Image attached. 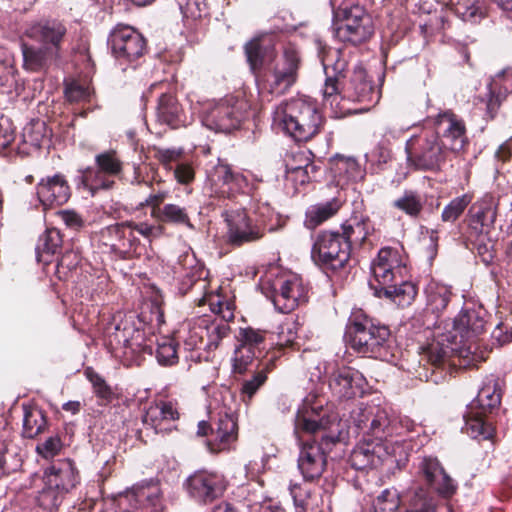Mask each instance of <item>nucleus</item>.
<instances>
[{
	"mask_svg": "<svg viewBox=\"0 0 512 512\" xmlns=\"http://www.w3.org/2000/svg\"><path fill=\"white\" fill-rule=\"evenodd\" d=\"M332 171L340 179L355 180L360 174L358 162L351 157L338 156L332 162Z\"/></svg>",
	"mask_w": 512,
	"mask_h": 512,
	"instance_id": "52",
	"label": "nucleus"
},
{
	"mask_svg": "<svg viewBox=\"0 0 512 512\" xmlns=\"http://www.w3.org/2000/svg\"><path fill=\"white\" fill-rule=\"evenodd\" d=\"M36 195L43 207L65 204L71 197V188L62 173L42 178L36 185Z\"/></svg>",
	"mask_w": 512,
	"mask_h": 512,
	"instance_id": "29",
	"label": "nucleus"
},
{
	"mask_svg": "<svg viewBox=\"0 0 512 512\" xmlns=\"http://www.w3.org/2000/svg\"><path fill=\"white\" fill-rule=\"evenodd\" d=\"M178 418L179 413L171 402L159 401L151 404L142 418L145 436L150 437L149 431L155 435L170 433L173 430V421Z\"/></svg>",
	"mask_w": 512,
	"mask_h": 512,
	"instance_id": "28",
	"label": "nucleus"
},
{
	"mask_svg": "<svg viewBox=\"0 0 512 512\" xmlns=\"http://www.w3.org/2000/svg\"><path fill=\"white\" fill-rule=\"evenodd\" d=\"M78 265V256L68 251L57 259L55 274L59 280H65L68 274Z\"/></svg>",
	"mask_w": 512,
	"mask_h": 512,
	"instance_id": "64",
	"label": "nucleus"
},
{
	"mask_svg": "<svg viewBox=\"0 0 512 512\" xmlns=\"http://www.w3.org/2000/svg\"><path fill=\"white\" fill-rule=\"evenodd\" d=\"M189 268L184 269L183 275L178 279L177 290L178 294L182 297L187 295L194 287L199 286L200 290L207 288V278L209 271L205 269L204 265L196 262Z\"/></svg>",
	"mask_w": 512,
	"mask_h": 512,
	"instance_id": "42",
	"label": "nucleus"
},
{
	"mask_svg": "<svg viewBox=\"0 0 512 512\" xmlns=\"http://www.w3.org/2000/svg\"><path fill=\"white\" fill-rule=\"evenodd\" d=\"M50 131L44 121L37 119L30 121L22 131V141L34 149H40L44 143L49 142Z\"/></svg>",
	"mask_w": 512,
	"mask_h": 512,
	"instance_id": "45",
	"label": "nucleus"
},
{
	"mask_svg": "<svg viewBox=\"0 0 512 512\" xmlns=\"http://www.w3.org/2000/svg\"><path fill=\"white\" fill-rule=\"evenodd\" d=\"M352 250L339 229L321 230L315 237L311 258L326 272L343 270L351 257Z\"/></svg>",
	"mask_w": 512,
	"mask_h": 512,
	"instance_id": "10",
	"label": "nucleus"
},
{
	"mask_svg": "<svg viewBox=\"0 0 512 512\" xmlns=\"http://www.w3.org/2000/svg\"><path fill=\"white\" fill-rule=\"evenodd\" d=\"M486 318L487 312L482 308L461 310L453 319L452 330L447 337V340L455 343V347L439 341L430 343L424 349L422 360L426 361V364L420 376H424L427 382L434 384L444 382L456 366L451 359L453 353L462 348L471 350V344L486 331Z\"/></svg>",
	"mask_w": 512,
	"mask_h": 512,
	"instance_id": "1",
	"label": "nucleus"
},
{
	"mask_svg": "<svg viewBox=\"0 0 512 512\" xmlns=\"http://www.w3.org/2000/svg\"><path fill=\"white\" fill-rule=\"evenodd\" d=\"M205 330V335L208 337V340L204 348L208 351L216 350L221 341L228 337L231 332L230 326L223 321H220V323H212L210 326H205Z\"/></svg>",
	"mask_w": 512,
	"mask_h": 512,
	"instance_id": "57",
	"label": "nucleus"
},
{
	"mask_svg": "<svg viewBox=\"0 0 512 512\" xmlns=\"http://www.w3.org/2000/svg\"><path fill=\"white\" fill-rule=\"evenodd\" d=\"M303 65L302 51L292 43L284 45L279 60L261 76L262 94H286L297 83Z\"/></svg>",
	"mask_w": 512,
	"mask_h": 512,
	"instance_id": "8",
	"label": "nucleus"
},
{
	"mask_svg": "<svg viewBox=\"0 0 512 512\" xmlns=\"http://www.w3.org/2000/svg\"><path fill=\"white\" fill-rule=\"evenodd\" d=\"M345 340L351 349L362 356L383 361L395 357L397 345L390 328L362 310L350 316Z\"/></svg>",
	"mask_w": 512,
	"mask_h": 512,
	"instance_id": "2",
	"label": "nucleus"
},
{
	"mask_svg": "<svg viewBox=\"0 0 512 512\" xmlns=\"http://www.w3.org/2000/svg\"><path fill=\"white\" fill-rule=\"evenodd\" d=\"M502 389L497 379H487L480 388L468 413L464 416L466 429L473 437L489 439L495 432L494 413L500 407Z\"/></svg>",
	"mask_w": 512,
	"mask_h": 512,
	"instance_id": "7",
	"label": "nucleus"
},
{
	"mask_svg": "<svg viewBox=\"0 0 512 512\" xmlns=\"http://www.w3.org/2000/svg\"><path fill=\"white\" fill-rule=\"evenodd\" d=\"M101 238L112 252L122 259L140 256V241L134 234L131 223L123 222L107 226L101 230Z\"/></svg>",
	"mask_w": 512,
	"mask_h": 512,
	"instance_id": "20",
	"label": "nucleus"
},
{
	"mask_svg": "<svg viewBox=\"0 0 512 512\" xmlns=\"http://www.w3.org/2000/svg\"><path fill=\"white\" fill-rule=\"evenodd\" d=\"M416 477L421 486L408 492L404 512H437L438 504L434 495L448 500L456 493L455 481L437 457H422L417 465Z\"/></svg>",
	"mask_w": 512,
	"mask_h": 512,
	"instance_id": "3",
	"label": "nucleus"
},
{
	"mask_svg": "<svg viewBox=\"0 0 512 512\" xmlns=\"http://www.w3.org/2000/svg\"><path fill=\"white\" fill-rule=\"evenodd\" d=\"M124 163L116 150L110 149L95 156V166L78 170V185L89 191L92 196L101 190H110L120 178Z\"/></svg>",
	"mask_w": 512,
	"mask_h": 512,
	"instance_id": "11",
	"label": "nucleus"
},
{
	"mask_svg": "<svg viewBox=\"0 0 512 512\" xmlns=\"http://www.w3.org/2000/svg\"><path fill=\"white\" fill-rule=\"evenodd\" d=\"M274 123L296 141H309L322 130L325 118L317 103L306 98H293L274 111Z\"/></svg>",
	"mask_w": 512,
	"mask_h": 512,
	"instance_id": "4",
	"label": "nucleus"
},
{
	"mask_svg": "<svg viewBox=\"0 0 512 512\" xmlns=\"http://www.w3.org/2000/svg\"><path fill=\"white\" fill-rule=\"evenodd\" d=\"M211 180L214 185L220 186L229 197L244 192L249 185L247 177L239 169L223 160H219L214 166Z\"/></svg>",
	"mask_w": 512,
	"mask_h": 512,
	"instance_id": "32",
	"label": "nucleus"
},
{
	"mask_svg": "<svg viewBox=\"0 0 512 512\" xmlns=\"http://www.w3.org/2000/svg\"><path fill=\"white\" fill-rule=\"evenodd\" d=\"M466 247L472 251H476L485 264H490L494 259L493 244L488 236L475 240H467Z\"/></svg>",
	"mask_w": 512,
	"mask_h": 512,
	"instance_id": "60",
	"label": "nucleus"
},
{
	"mask_svg": "<svg viewBox=\"0 0 512 512\" xmlns=\"http://www.w3.org/2000/svg\"><path fill=\"white\" fill-rule=\"evenodd\" d=\"M180 9L186 19L198 20L209 15L206 0H186L185 4H180Z\"/></svg>",
	"mask_w": 512,
	"mask_h": 512,
	"instance_id": "61",
	"label": "nucleus"
},
{
	"mask_svg": "<svg viewBox=\"0 0 512 512\" xmlns=\"http://www.w3.org/2000/svg\"><path fill=\"white\" fill-rule=\"evenodd\" d=\"M322 65L326 76L322 89L323 99L333 105L338 99L342 80L346 78L348 62L341 50L336 49L322 57Z\"/></svg>",
	"mask_w": 512,
	"mask_h": 512,
	"instance_id": "24",
	"label": "nucleus"
},
{
	"mask_svg": "<svg viewBox=\"0 0 512 512\" xmlns=\"http://www.w3.org/2000/svg\"><path fill=\"white\" fill-rule=\"evenodd\" d=\"M373 280L369 285H390V282L401 280L407 271L403 250L394 247H383L378 251L372 262Z\"/></svg>",
	"mask_w": 512,
	"mask_h": 512,
	"instance_id": "18",
	"label": "nucleus"
},
{
	"mask_svg": "<svg viewBox=\"0 0 512 512\" xmlns=\"http://www.w3.org/2000/svg\"><path fill=\"white\" fill-rule=\"evenodd\" d=\"M247 103L244 100H225L208 109L203 116L204 125L215 132L231 133L240 128L247 117Z\"/></svg>",
	"mask_w": 512,
	"mask_h": 512,
	"instance_id": "17",
	"label": "nucleus"
},
{
	"mask_svg": "<svg viewBox=\"0 0 512 512\" xmlns=\"http://www.w3.org/2000/svg\"><path fill=\"white\" fill-rule=\"evenodd\" d=\"M337 442L338 436L324 434L320 441L314 438L303 443L298 468L305 481L313 482L322 476L327 466V455Z\"/></svg>",
	"mask_w": 512,
	"mask_h": 512,
	"instance_id": "15",
	"label": "nucleus"
},
{
	"mask_svg": "<svg viewBox=\"0 0 512 512\" xmlns=\"http://www.w3.org/2000/svg\"><path fill=\"white\" fill-rule=\"evenodd\" d=\"M401 504L400 495L396 489L383 490L373 501L375 512H395ZM399 511V512H404Z\"/></svg>",
	"mask_w": 512,
	"mask_h": 512,
	"instance_id": "54",
	"label": "nucleus"
},
{
	"mask_svg": "<svg viewBox=\"0 0 512 512\" xmlns=\"http://www.w3.org/2000/svg\"><path fill=\"white\" fill-rule=\"evenodd\" d=\"M267 379L266 369H261L254 373L251 378L244 380L240 388L242 401L246 404L250 403L258 390L266 383Z\"/></svg>",
	"mask_w": 512,
	"mask_h": 512,
	"instance_id": "53",
	"label": "nucleus"
},
{
	"mask_svg": "<svg viewBox=\"0 0 512 512\" xmlns=\"http://www.w3.org/2000/svg\"><path fill=\"white\" fill-rule=\"evenodd\" d=\"M463 21L477 23L485 17L484 7L479 0H453L448 7Z\"/></svg>",
	"mask_w": 512,
	"mask_h": 512,
	"instance_id": "47",
	"label": "nucleus"
},
{
	"mask_svg": "<svg viewBox=\"0 0 512 512\" xmlns=\"http://www.w3.org/2000/svg\"><path fill=\"white\" fill-rule=\"evenodd\" d=\"M63 237L57 228H47L39 236L36 245V257L38 262L48 265L52 262L54 256L61 252Z\"/></svg>",
	"mask_w": 512,
	"mask_h": 512,
	"instance_id": "40",
	"label": "nucleus"
},
{
	"mask_svg": "<svg viewBox=\"0 0 512 512\" xmlns=\"http://www.w3.org/2000/svg\"><path fill=\"white\" fill-rule=\"evenodd\" d=\"M250 211L252 213L251 217L254 225L259 227L261 235L264 236L267 230V225L273 218V208L268 203L253 200Z\"/></svg>",
	"mask_w": 512,
	"mask_h": 512,
	"instance_id": "55",
	"label": "nucleus"
},
{
	"mask_svg": "<svg viewBox=\"0 0 512 512\" xmlns=\"http://www.w3.org/2000/svg\"><path fill=\"white\" fill-rule=\"evenodd\" d=\"M339 230L353 251L371 245L369 237L375 232V227L365 211L354 210L340 225Z\"/></svg>",
	"mask_w": 512,
	"mask_h": 512,
	"instance_id": "26",
	"label": "nucleus"
},
{
	"mask_svg": "<svg viewBox=\"0 0 512 512\" xmlns=\"http://www.w3.org/2000/svg\"><path fill=\"white\" fill-rule=\"evenodd\" d=\"M260 288L281 313H290L308 300V288L294 273H269L261 280Z\"/></svg>",
	"mask_w": 512,
	"mask_h": 512,
	"instance_id": "9",
	"label": "nucleus"
},
{
	"mask_svg": "<svg viewBox=\"0 0 512 512\" xmlns=\"http://www.w3.org/2000/svg\"><path fill=\"white\" fill-rule=\"evenodd\" d=\"M86 378L92 384L93 393L98 399L99 405H108L115 399L113 388L106 380L97 373L92 367H87L84 371Z\"/></svg>",
	"mask_w": 512,
	"mask_h": 512,
	"instance_id": "48",
	"label": "nucleus"
},
{
	"mask_svg": "<svg viewBox=\"0 0 512 512\" xmlns=\"http://www.w3.org/2000/svg\"><path fill=\"white\" fill-rule=\"evenodd\" d=\"M372 290L376 297L389 299L402 308L411 305L418 293L416 284L405 280L404 275L390 285H372Z\"/></svg>",
	"mask_w": 512,
	"mask_h": 512,
	"instance_id": "35",
	"label": "nucleus"
},
{
	"mask_svg": "<svg viewBox=\"0 0 512 512\" xmlns=\"http://www.w3.org/2000/svg\"><path fill=\"white\" fill-rule=\"evenodd\" d=\"M80 472L72 459L54 462L45 469L43 487L36 496L40 507L49 512L57 511L65 497L80 484Z\"/></svg>",
	"mask_w": 512,
	"mask_h": 512,
	"instance_id": "6",
	"label": "nucleus"
},
{
	"mask_svg": "<svg viewBox=\"0 0 512 512\" xmlns=\"http://www.w3.org/2000/svg\"><path fill=\"white\" fill-rule=\"evenodd\" d=\"M505 98L506 95L501 92L497 82H491L488 85V92L484 99L486 104L485 118L487 120H493L497 116L499 108Z\"/></svg>",
	"mask_w": 512,
	"mask_h": 512,
	"instance_id": "56",
	"label": "nucleus"
},
{
	"mask_svg": "<svg viewBox=\"0 0 512 512\" xmlns=\"http://www.w3.org/2000/svg\"><path fill=\"white\" fill-rule=\"evenodd\" d=\"M331 417L326 414L323 407L310 406L304 403L297 411L295 417V429L307 434H315L330 428Z\"/></svg>",
	"mask_w": 512,
	"mask_h": 512,
	"instance_id": "33",
	"label": "nucleus"
},
{
	"mask_svg": "<svg viewBox=\"0 0 512 512\" xmlns=\"http://www.w3.org/2000/svg\"><path fill=\"white\" fill-rule=\"evenodd\" d=\"M23 436L35 438L43 433L47 427V418L44 411L38 407L23 406Z\"/></svg>",
	"mask_w": 512,
	"mask_h": 512,
	"instance_id": "44",
	"label": "nucleus"
},
{
	"mask_svg": "<svg viewBox=\"0 0 512 512\" xmlns=\"http://www.w3.org/2000/svg\"><path fill=\"white\" fill-rule=\"evenodd\" d=\"M205 332V326L196 324L191 325L189 323L187 325V329L183 330V335L181 336L185 349L189 351L201 349L204 344Z\"/></svg>",
	"mask_w": 512,
	"mask_h": 512,
	"instance_id": "59",
	"label": "nucleus"
},
{
	"mask_svg": "<svg viewBox=\"0 0 512 512\" xmlns=\"http://www.w3.org/2000/svg\"><path fill=\"white\" fill-rule=\"evenodd\" d=\"M266 330L255 329L253 327L240 328L237 337L239 346L247 348L251 352L261 356L266 349Z\"/></svg>",
	"mask_w": 512,
	"mask_h": 512,
	"instance_id": "46",
	"label": "nucleus"
},
{
	"mask_svg": "<svg viewBox=\"0 0 512 512\" xmlns=\"http://www.w3.org/2000/svg\"><path fill=\"white\" fill-rule=\"evenodd\" d=\"M338 98L362 103L365 109H369L379 101L380 92L368 79L366 70L362 66H356L349 81L341 85Z\"/></svg>",
	"mask_w": 512,
	"mask_h": 512,
	"instance_id": "22",
	"label": "nucleus"
},
{
	"mask_svg": "<svg viewBox=\"0 0 512 512\" xmlns=\"http://www.w3.org/2000/svg\"><path fill=\"white\" fill-rule=\"evenodd\" d=\"M154 158L166 169L171 170L173 168V163H179L182 156L183 151L181 149L176 148H159L154 147Z\"/></svg>",
	"mask_w": 512,
	"mask_h": 512,
	"instance_id": "63",
	"label": "nucleus"
},
{
	"mask_svg": "<svg viewBox=\"0 0 512 512\" xmlns=\"http://www.w3.org/2000/svg\"><path fill=\"white\" fill-rule=\"evenodd\" d=\"M345 200L340 191L331 199L310 205L304 215L303 225L306 229L313 231L335 217L343 207Z\"/></svg>",
	"mask_w": 512,
	"mask_h": 512,
	"instance_id": "34",
	"label": "nucleus"
},
{
	"mask_svg": "<svg viewBox=\"0 0 512 512\" xmlns=\"http://www.w3.org/2000/svg\"><path fill=\"white\" fill-rule=\"evenodd\" d=\"M197 435L208 437L206 445L213 454L230 451L238 440L237 418L231 413H218L210 421L198 423Z\"/></svg>",
	"mask_w": 512,
	"mask_h": 512,
	"instance_id": "14",
	"label": "nucleus"
},
{
	"mask_svg": "<svg viewBox=\"0 0 512 512\" xmlns=\"http://www.w3.org/2000/svg\"><path fill=\"white\" fill-rule=\"evenodd\" d=\"M473 196L469 193H465L461 196L453 198L443 209L441 213V220L443 222H455L457 221L467 207L471 204Z\"/></svg>",
	"mask_w": 512,
	"mask_h": 512,
	"instance_id": "51",
	"label": "nucleus"
},
{
	"mask_svg": "<svg viewBox=\"0 0 512 512\" xmlns=\"http://www.w3.org/2000/svg\"><path fill=\"white\" fill-rule=\"evenodd\" d=\"M407 163L415 170H438L446 160L444 143L433 131H424L411 137L405 146Z\"/></svg>",
	"mask_w": 512,
	"mask_h": 512,
	"instance_id": "12",
	"label": "nucleus"
},
{
	"mask_svg": "<svg viewBox=\"0 0 512 512\" xmlns=\"http://www.w3.org/2000/svg\"><path fill=\"white\" fill-rule=\"evenodd\" d=\"M157 120L166 124L172 129L185 125L186 117L184 111L173 94L163 93L158 99Z\"/></svg>",
	"mask_w": 512,
	"mask_h": 512,
	"instance_id": "38",
	"label": "nucleus"
},
{
	"mask_svg": "<svg viewBox=\"0 0 512 512\" xmlns=\"http://www.w3.org/2000/svg\"><path fill=\"white\" fill-rule=\"evenodd\" d=\"M244 53L250 70L254 74L258 89L262 93L261 76L270 71L274 52L267 46H264L260 38H254L244 45Z\"/></svg>",
	"mask_w": 512,
	"mask_h": 512,
	"instance_id": "31",
	"label": "nucleus"
},
{
	"mask_svg": "<svg viewBox=\"0 0 512 512\" xmlns=\"http://www.w3.org/2000/svg\"><path fill=\"white\" fill-rule=\"evenodd\" d=\"M425 201L422 195L412 189H406L400 197L392 202V207L403 212L411 219H419L424 210Z\"/></svg>",
	"mask_w": 512,
	"mask_h": 512,
	"instance_id": "43",
	"label": "nucleus"
},
{
	"mask_svg": "<svg viewBox=\"0 0 512 512\" xmlns=\"http://www.w3.org/2000/svg\"><path fill=\"white\" fill-rule=\"evenodd\" d=\"M156 358L163 366H172L178 363L177 345L172 340H165L158 344Z\"/></svg>",
	"mask_w": 512,
	"mask_h": 512,
	"instance_id": "62",
	"label": "nucleus"
},
{
	"mask_svg": "<svg viewBox=\"0 0 512 512\" xmlns=\"http://www.w3.org/2000/svg\"><path fill=\"white\" fill-rule=\"evenodd\" d=\"M260 356L247 350V348H243L241 346H236L234 351V356L232 358V371L234 374L243 375L248 371L249 366L252 365L255 359H258Z\"/></svg>",
	"mask_w": 512,
	"mask_h": 512,
	"instance_id": "58",
	"label": "nucleus"
},
{
	"mask_svg": "<svg viewBox=\"0 0 512 512\" xmlns=\"http://www.w3.org/2000/svg\"><path fill=\"white\" fill-rule=\"evenodd\" d=\"M183 487L195 502L206 505L224 495L228 481L219 472L199 469L185 480Z\"/></svg>",
	"mask_w": 512,
	"mask_h": 512,
	"instance_id": "16",
	"label": "nucleus"
},
{
	"mask_svg": "<svg viewBox=\"0 0 512 512\" xmlns=\"http://www.w3.org/2000/svg\"><path fill=\"white\" fill-rule=\"evenodd\" d=\"M225 216L228 225L227 243L231 246L241 247L263 237L246 209L226 211Z\"/></svg>",
	"mask_w": 512,
	"mask_h": 512,
	"instance_id": "23",
	"label": "nucleus"
},
{
	"mask_svg": "<svg viewBox=\"0 0 512 512\" xmlns=\"http://www.w3.org/2000/svg\"><path fill=\"white\" fill-rule=\"evenodd\" d=\"M357 426L365 433L375 437L376 442H380L392 434L391 418L386 409L375 407L373 410L362 413L361 418L357 420Z\"/></svg>",
	"mask_w": 512,
	"mask_h": 512,
	"instance_id": "36",
	"label": "nucleus"
},
{
	"mask_svg": "<svg viewBox=\"0 0 512 512\" xmlns=\"http://www.w3.org/2000/svg\"><path fill=\"white\" fill-rule=\"evenodd\" d=\"M367 381L363 374L351 367H341L329 376V389L338 400L363 396Z\"/></svg>",
	"mask_w": 512,
	"mask_h": 512,
	"instance_id": "25",
	"label": "nucleus"
},
{
	"mask_svg": "<svg viewBox=\"0 0 512 512\" xmlns=\"http://www.w3.org/2000/svg\"><path fill=\"white\" fill-rule=\"evenodd\" d=\"M67 34L65 23L58 19H41L26 31L27 37L49 48L58 57H61Z\"/></svg>",
	"mask_w": 512,
	"mask_h": 512,
	"instance_id": "21",
	"label": "nucleus"
},
{
	"mask_svg": "<svg viewBox=\"0 0 512 512\" xmlns=\"http://www.w3.org/2000/svg\"><path fill=\"white\" fill-rule=\"evenodd\" d=\"M108 45L120 64L136 68L148 52L146 38L134 27L117 24L109 33Z\"/></svg>",
	"mask_w": 512,
	"mask_h": 512,
	"instance_id": "13",
	"label": "nucleus"
},
{
	"mask_svg": "<svg viewBox=\"0 0 512 512\" xmlns=\"http://www.w3.org/2000/svg\"><path fill=\"white\" fill-rule=\"evenodd\" d=\"M467 218L494 224L496 220V209L492 197H485L473 203L469 208Z\"/></svg>",
	"mask_w": 512,
	"mask_h": 512,
	"instance_id": "50",
	"label": "nucleus"
},
{
	"mask_svg": "<svg viewBox=\"0 0 512 512\" xmlns=\"http://www.w3.org/2000/svg\"><path fill=\"white\" fill-rule=\"evenodd\" d=\"M110 338L111 343L116 342V349L122 350L123 356L130 360H136L143 353H151L152 350L151 347L143 344L144 333L127 320L115 326V332Z\"/></svg>",
	"mask_w": 512,
	"mask_h": 512,
	"instance_id": "27",
	"label": "nucleus"
},
{
	"mask_svg": "<svg viewBox=\"0 0 512 512\" xmlns=\"http://www.w3.org/2000/svg\"><path fill=\"white\" fill-rule=\"evenodd\" d=\"M154 219L160 223L192 227L187 209L177 204H164L161 209H158V214Z\"/></svg>",
	"mask_w": 512,
	"mask_h": 512,
	"instance_id": "49",
	"label": "nucleus"
},
{
	"mask_svg": "<svg viewBox=\"0 0 512 512\" xmlns=\"http://www.w3.org/2000/svg\"><path fill=\"white\" fill-rule=\"evenodd\" d=\"M451 289L443 284L431 283L426 288V306L422 313L423 325L427 328L439 327L440 319L452 297Z\"/></svg>",
	"mask_w": 512,
	"mask_h": 512,
	"instance_id": "30",
	"label": "nucleus"
},
{
	"mask_svg": "<svg viewBox=\"0 0 512 512\" xmlns=\"http://www.w3.org/2000/svg\"><path fill=\"white\" fill-rule=\"evenodd\" d=\"M125 498L131 502L133 509L156 506L160 498V487L152 480L143 481L134 485L132 489L126 493Z\"/></svg>",
	"mask_w": 512,
	"mask_h": 512,
	"instance_id": "41",
	"label": "nucleus"
},
{
	"mask_svg": "<svg viewBox=\"0 0 512 512\" xmlns=\"http://www.w3.org/2000/svg\"><path fill=\"white\" fill-rule=\"evenodd\" d=\"M336 38L352 46L368 42L374 35V22L366 9L354 0H330Z\"/></svg>",
	"mask_w": 512,
	"mask_h": 512,
	"instance_id": "5",
	"label": "nucleus"
},
{
	"mask_svg": "<svg viewBox=\"0 0 512 512\" xmlns=\"http://www.w3.org/2000/svg\"><path fill=\"white\" fill-rule=\"evenodd\" d=\"M384 452V447L380 442L364 441L352 450L349 462L356 470L375 468L382 463Z\"/></svg>",
	"mask_w": 512,
	"mask_h": 512,
	"instance_id": "37",
	"label": "nucleus"
},
{
	"mask_svg": "<svg viewBox=\"0 0 512 512\" xmlns=\"http://www.w3.org/2000/svg\"><path fill=\"white\" fill-rule=\"evenodd\" d=\"M21 51L24 69L32 72L42 71L48 68L52 61L60 58L43 45L35 46L22 42Z\"/></svg>",
	"mask_w": 512,
	"mask_h": 512,
	"instance_id": "39",
	"label": "nucleus"
},
{
	"mask_svg": "<svg viewBox=\"0 0 512 512\" xmlns=\"http://www.w3.org/2000/svg\"><path fill=\"white\" fill-rule=\"evenodd\" d=\"M435 131L444 143L445 149L454 153L464 152L469 145L467 129L464 120L448 109L440 112L434 118Z\"/></svg>",
	"mask_w": 512,
	"mask_h": 512,
	"instance_id": "19",
	"label": "nucleus"
}]
</instances>
